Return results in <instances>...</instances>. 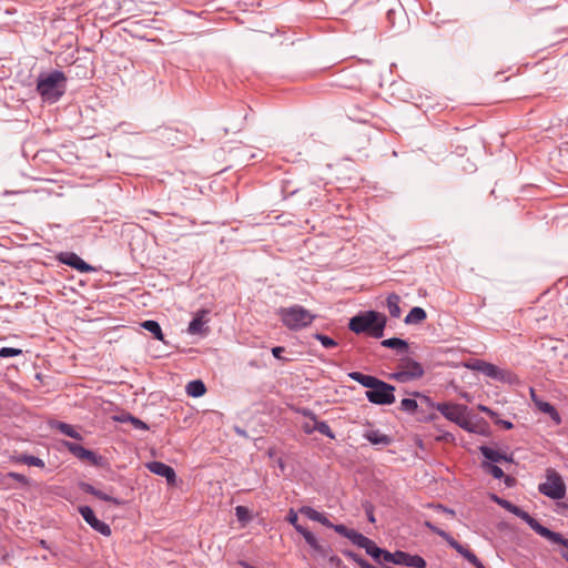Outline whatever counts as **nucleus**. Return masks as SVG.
Instances as JSON below:
<instances>
[{
    "instance_id": "obj_1",
    "label": "nucleus",
    "mask_w": 568,
    "mask_h": 568,
    "mask_svg": "<svg viewBox=\"0 0 568 568\" xmlns=\"http://www.w3.org/2000/svg\"><path fill=\"white\" fill-rule=\"evenodd\" d=\"M387 324L385 314L377 311L359 312L349 320L348 328L355 334H366L374 338H382Z\"/></svg>"
},
{
    "instance_id": "obj_2",
    "label": "nucleus",
    "mask_w": 568,
    "mask_h": 568,
    "mask_svg": "<svg viewBox=\"0 0 568 568\" xmlns=\"http://www.w3.org/2000/svg\"><path fill=\"white\" fill-rule=\"evenodd\" d=\"M67 90V77L60 70L40 73L37 81V91L41 99L48 103L58 102Z\"/></svg>"
},
{
    "instance_id": "obj_3",
    "label": "nucleus",
    "mask_w": 568,
    "mask_h": 568,
    "mask_svg": "<svg viewBox=\"0 0 568 568\" xmlns=\"http://www.w3.org/2000/svg\"><path fill=\"white\" fill-rule=\"evenodd\" d=\"M278 316L285 327L290 331H301L310 326L316 318L308 310L302 305L295 304L288 307H281Z\"/></svg>"
},
{
    "instance_id": "obj_4",
    "label": "nucleus",
    "mask_w": 568,
    "mask_h": 568,
    "mask_svg": "<svg viewBox=\"0 0 568 568\" xmlns=\"http://www.w3.org/2000/svg\"><path fill=\"white\" fill-rule=\"evenodd\" d=\"M425 369L420 363L412 357L404 356L399 359L395 372L388 375L389 379L398 383H408L424 376Z\"/></svg>"
},
{
    "instance_id": "obj_5",
    "label": "nucleus",
    "mask_w": 568,
    "mask_h": 568,
    "mask_svg": "<svg viewBox=\"0 0 568 568\" xmlns=\"http://www.w3.org/2000/svg\"><path fill=\"white\" fill-rule=\"evenodd\" d=\"M540 494L551 499H562L566 495V485L562 477L555 469H547L546 481L539 484Z\"/></svg>"
},
{
    "instance_id": "obj_6",
    "label": "nucleus",
    "mask_w": 568,
    "mask_h": 568,
    "mask_svg": "<svg viewBox=\"0 0 568 568\" xmlns=\"http://www.w3.org/2000/svg\"><path fill=\"white\" fill-rule=\"evenodd\" d=\"M395 386L379 379L377 385L365 395L369 403L375 405H392L395 402Z\"/></svg>"
},
{
    "instance_id": "obj_7",
    "label": "nucleus",
    "mask_w": 568,
    "mask_h": 568,
    "mask_svg": "<svg viewBox=\"0 0 568 568\" xmlns=\"http://www.w3.org/2000/svg\"><path fill=\"white\" fill-rule=\"evenodd\" d=\"M436 409L448 420L458 424L468 432H474L470 424L465 420L466 406L452 403H438Z\"/></svg>"
},
{
    "instance_id": "obj_8",
    "label": "nucleus",
    "mask_w": 568,
    "mask_h": 568,
    "mask_svg": "<svg viewBox=\"0 0 568 568\" xmlns=\"http://www.w3.org/2000/svg\"><path fill=\"white\" fill-rule=\"evenodd\" d=\"M471 369L480 372L485 376L498 382H511L513 374L496 366L495 364L476 359L470 366Z\"/></svg>"
},
{
    "instance_id": "obj_9",
    "label": "nucleus",
    "mask_w": 568,
    "mask_h": 568,
    "mask_svg": "<svg viewBox=\"0 0 568 568\" xmlns=\"http://www.w3.org/2000/svg\"><path fill=\"white\" fill-rule=\"evenodd\" d=\"M79 513L92 529H94L95 531L100 532L105 537H109L111 535L112 531L110 526L104 521L98 519L95 517L93 509L90 506H80Z\"/></svg>"
},
{
    "instance_id": "obj_10",
    "label": "nucleus",
    "mask_w": 568,
    "mask_h": 568,
    "mask_svg": "<svg viewBox=\"0 0 568 568\" xmlns=\"http://www.w3.org/2000/svg\"><path fill=\"white\" fill-rule=\"evenodd\" d=\"M57 260L60 263L65 264V265L72 267V268H74V270H77L78 272H81V273H90V272L95 271V268L93 266H91L85 261H83L74 252H61L57 256Z\"/></svg>"
},
{
    "instance_id": "obj_11",
    "label": "nucleus",
    "mask_w": 568,
    "mask_h": 568,
    "mask_svg": "<svg viewBox=\"0 0 568 568\" xmlns=\"http://www.w3.org/2000/svg\"><path fill=\"white\" fill-rule=\"evenodd\" d=\"M64 447L77 458L89 460L92 465L100 466L102 457L98 456L93 450L87 449L80 444L72 442H64Z\"/></svg>"
},
{
    "instance_id": "obj_12",
    "label": "nucleus",
    "mask_w": 568,
    "mask_h": 568,
    "mask_svg": "<svg viewBox=\"0 0 568 568\" xmlns=\"http://www.w3.org/2000/svg\"><path fill=\"white\" fill-rule=\"evenodd\" d=\"M517 517L524 520L536 534L548 539L549 541L556 538V531H552L549 528L542 526L537 519H535L524 509H520V511L517 514Z\"/></svg>"
},
{
    "instance_id": "obj_13",
    "label": "nucleus",
    "mask_w": 568,
    "mask_h": 568,
    "mask_svg": "<svg viewBox=\"0 0 568 568\" xmlns=\"http://www.w3.org/2000/svg\"><path fill=\"white\" fill-rule=\"evenodd\" d=\"M146 468L151 473H153L158 476L164 477L166 479L168 484L175 483L176 474H175V470L171 466H169L162 462L154 460V462L148 463Z\"/></svg>"
},
{
    "instance_id": "obj_14",
    "label": "nucleus",
    "mask_w": 568,
    "mask_h": 568,
    "mask_svg": "<svg viewBox=\"0 0 568 568\" xmlns=\"http://www.w3.org/2000/svg\"><path fill=\"white\" fill-rule=\"evenodd\" d=\"M396 565H403L413 568H426V560L419 555H410L403 550H397Z\"/></svg>"
},
{
    "instance_id": "obj_15",
    "label": "nucleus",
    "mask_w": 568,
    "mask_h": 568,
    "mask_svg": "<svg viewBox=\"0 0 568 568\" xmlns=\"http://www.w3.org/2000/svg\"><path fill=\"white\" fill-rule=\"evenodd\" d=\"M304 416L310 417L315 423L312 428H310L308 426H305V429H304L305 433L311 434L312 432L316 430L320 434H322L331 439L335 438V434L332 432L329 425L324 420H317L316 415L313 412L306 410L304 413Z\"/></svg>"
},
{
    "instance_id": "obj_16",
    "label": "nucleus",
    "mask_w": 568,
    "mask_h": 568,
    "mask_svg": "<svg viewBox=\"0 0 568 568\" xmlns=\"http://www.w3.org/2000/svg\"><path fill=\"white\" fill-rule=\"evenodd\" d=\"M79 488L83 491V493H87V494H90V495H93L94 497L101 499V500H104V501H109V503H112L116 506H120L122 505V500L119 499V498H115V497H112L110 496L109 494L100 490V489H97L93 485L89 484V483H84V481H81L79 484Z\"/></svg>"
},
{
    "instance_id": "obj_17",
    "label": "nucleus",
    "mask_w": 568,
    "mask_h": 568,
    "mask_svg": "<svg viewBox=\"0 0 568 568\" xmlns=\"http://www.w3.org/2000/svg\"><path fill=\"white\" fill-rule=\"evenodd\" d=\"M531 398H532L536 407L540 412L547 414L551 418L552 422H555L557 425H559L561 423V417H560L559 413L557 412V409L555 408V406L548 402L539 399L535 395L534 389H531Z\"/></svg>"
},
{
    "instance_id": "obj_18",
    "label": "nucleus",
    "mask_w": 568,
    "mask_h": 568,
    "mask_svg": "<svg viewBox=\"0 0 568 568\" xmlns=\"http://www.w3.org/2000/svg\"><path fill=\"white\" fill-rule=\"evenodd\" d=\"M10 479L16 480L21 487H29L31 485L30 479L19 473L16 471H9L7 474L0 473V486L3 488H13V486L10 484Z\"/></svg>"
},
{
    "instance_id": "obj_19",
    "label": "nucleus",
    "mask_w": 568,
    "mask_h": 568,
    "mask_svg": "<svg viewBox=\"0 0 568 568\" xmlns=\"http://www.w3.org/2000/svg\"><path fill=\"white\" fill-rule=\"evenodd\" d=\"M300 513L313 521L321 523L323 526L327 528L333 526V523L323 513H320L310 506L301 507Z\"/></svg>"
},
{
    "instance_id": "obj_20",
    "label": "nucleus",
    "mask_w": 568,
    "mask_h": 568,
    "mask_svg": "<svg viewBox=\"0 0 568 568\" xmlns=\"http://www.w3.org/2000/svg\"><path fill=\"white\" fill-rule=\"evenodd\" d=\"M207 313L209 312L206 310H200L199 312H196L195 316L190 322L187 327V332L190 334L194 335L204 332V326L206 323L205 316L207 315Z\"/></svg>"
},
{
    "instance_id": "obj_21",
    "label": "nucleus",
    "mask_w": 568,
    "mask_h": 568,
    "mask_svg": "<svg viewBox=\"0 0 568 568\" xmlns=\"http://www.w3.org/2000/svg\"><path fill=\"white\" fill-rule=\"evenodd\" d=\"M363 437L373 445L388 446L392 443V438L377 429L367 430L363 434Z\"/></svg>"
},
{
    "instance_id": "obj_22",
    "label": "nucleus",
    "mask_w": 568,
    "mask_h": 568,
    "mask_svg": "<svg viewBox=\"0 0 568 568\" xmlns=\"http://www.w3.org/2000/svg\"><path fill=\"white\" fill-rule=\"evenodd\" d=\"M348 377L357 383H359L362 386L368 388L371 390L374 388L375 385H377V382L379 378L372 376V375H365L361 372H351L348 373Z\"/></svg>"
},
{
    "instance_id": "obj_23",
    "label": "nucleus",
    "mask_w": 568,
    "mask_h": 568,
    "mask_svg": "<svg viewBox=\"0 0 568 568\" xmlns=\"http://www.w3.org/2000/svg\"><path fill=\"white\" fill-rule=\"evenodd\" d=\"M427 317V313L423 307L415 306L406 315L404 323L406 325H417L423 323Z\"/></svg>"
},
{
    "instance_id": "obj_24",
    "label": "nucleus",
    "mask_w": 568,
    "mask_h": 568,
    "mask_svg": "<svg viewBox=\"0 0 568 568\" xmlns=\"http://www.w3.org/2000/svg\"><path fill=\"white\" fill-rule=\"evenodd\" d=\"M141 327L144 328L145 331L150 332L155 339L165 343L164 334L162 332V328H161L159 322H156L154 320H146L141 323Z\"/></svg>"
},
{
    "instance_id": "obj_25",
    "label": "nucleus",
    "mask_w": 568,
    "mask_h": 568,
    "mask_svg": "<svg viewBox=\"0 0 568 568\" xmlns=\"http://www.w3.org/2000/svg\"><path fill=\"white\" fill-rule=\"evenodd\" d=\"M381 345L383 347L396 349L398 352H404V353H406L409 347L408 343L405 339L399 338V337H390L387 339H383L381 342Z\"/></svg>"
},
{
    "instance_id": "obj_26",
    "label": "nucleus",
    "mask_w": 568,
    "mask_h": 568,
    "mask_svg": "<svg viewBox=\"0 0 568 568\" xmlns=\"http://www.w3.org/2000/svg\"><path fill=\"white\" fill-rule=\"evenodd\" d=\"M185 390L191 397H201L205 394L206 387L201 379H194L187 383Z\"/></svg>"
},
{
    "instance_id": "obj_27",
    "label": "nucleus",
    "mask_w": 568,
    "mask_h": 568,
    "mask_svg": "<svg viewBox=\"0 0 568 568\" xmlns=\"http://www.w3.org/2000/svg\"><path fill=\"white\" fill-rule=\"evenodd\" d=\"M400 303V296L396 293H392L387 296V308L389 312V315L394 318H398L402 315V310L399 306Z\"/></svg>"
},
{
    "instance_id": "obj_28",
    "label": "nucleus",
    "mask_w": 568,
    "mask_h": 568,
    "mask_svg": "<svg viewBox=\"0 0 568 568\" xmlns=\"http://www.w3.org/2000/svg\"><path fill=\"white\" fill-rule=\"evenodd\" d=\"M479 452L488 463L496 464L503 462L504 454L491 447L483 445L479 447Z\"/></svg>"
},
{
    "instance_id": "obj_29",
    "label": "nucleus",
    "mask_w": 568,
    "mask_h": 568,
    "mask_svg": "<svg viewBox=\"0 0 568 568\" xmlns=\"http://www.w3.org/2000/svg\"><path fill=\"white\" fill-rule=\"evenodd\" d=\"M53 427L59 430L61 434L69 436L71 438L82 440V436L79 432L74 429V427L68 423L64 422H57Z\"/></svg>"
},
{
    "instance_id": "obj_30",
    "label": "nucleus",
    "mask_w": 568,
    "mask_h": 568,
    "mask_svg": "<svg viewBox=\"0 0 568 568\" xmlns=\"http://www.w3.org/2000/svg\"><path fill=\"white\" fill-rule=\"evenodd\" d=\"M14 462L19 463V464L28 465V466L40 467V468H43L45 466L44 462L41 458L33 456V455H28V454H21L19 456H16Z\"/></svg>"
},
{
    "instance_id": "obj_31",
    "label": "nucleus",
    "mask_w": 568,
    "mask_h": 568,
    "mask_svg": "<svg viewBox=\"0 0 568 568\" xmlns=\"http://www.w3.org/2000/svg\"><path fill=\"white\" fill-rule=\"evenodd\" d=\"M342 554L355 561L361 568H374L372 564H369L367 560H365L363 557H361L358 554L354 552L353 550H342Z\"/></svg>"
},
{
    "instance_id": "obj_32",
    "label": "nucleus",
    "mask_w": 568,
    "mask_h": 568,
    "mask_svg": "<svg viewBox=\"0 0 568 568\" xmlns=\"http://www.w3.org/2000/svg\"><path fill=\"white\" fill-rule=\"evenodd\" d=\"M481 468L496 479H501L503 477H505L504 470L495 464L483 462Z\"/></svg>"
},
{
    "instance_id": "obj_33",
    "label": "nucleus",
    "mask_w": 568,
    "mask_h": 568,
    "mask_svg": "<svg viewBox=\"0 0 568 568\" xmlns=\"http://www.w3.org/2000/svg\"><path fill=\"white\" fill-rule=\"evenodd\" d=\"M366 554L371 556L375 561L381 562V554H383V549L379 548L373 540H368V545L364 547Z\"/></svg>"
},
{
    "instance_id": "obj_34",
    "label": "nucleus",
    "mask_w": 568,
    "mask_h": 568,
    "mask_svg": "<svg viewBox=\"0 0 568 568\" xmlns=\"http://www.w3.org/2000/svg\"><path fill=\"white\" fill-rule=\"evenodd\" d=\"M235 516L237 520L243 525H246L252 519L251 511L245 506H236Z\"/></svg>"
},
{
    "instance_id": "obj_35",
    "label": "nucleus",
    "mask_w": 568,
    "mask_h": 568,
    "mask_svg": "<svg viewBox=\"0 0 568 568\" xmlns=\"http://www.w3.org/2000/svg\"><path fill=\"white\" fill-rule=\"evenodd\" d=\"M298 534H301L304 537L306 544L312 548L313 551H315V549L318 548L321 542L317 540L315 535L311 532L308 529L305 528L303 531L302 529H298Z\"/></svg>"
},
{
    "instance_id": "obj_36",
    "label": "nucleus",
    "mask_w": 568,
    "mask_h": 568,
    "mask_svg": "<svg viewBox=\"0 0 568 568\" xmlns=\"http://www.w3.org/2000/svg\"><path fill=\"white\" fill-rule=\"evenodd\" d=\"M298 534H301L304 537L306 544L312 548L313 551H315V549L318 548L321 542L317 540L315 535L311 532L308 529L305 528L303 531L302 529H298Z\"/></svg>"
},
{
    "instance_id": "obj_37",
    "label": "nucleus",
    "mask_w": 568,
    "mask_h": 568,
    "mask_svg": "<svg viewBox=\"0 0 568 568\" xmlns=\"http://www.w3.org/2000/svg\"><path fill=\"white\" fill-rule=\"evenodd\" d=\"M313 337L315 339H317L322 344V346L324 348H327V349L334 348V347H336L338 345L337 342L334 338H332V337H329L327 335L321 334V333H315L313 335Z\"/></svg>"
},
{
    "instance_id": "obj_38",
    "label": "nucleus",
    "mask_w": 568,
    "mask_h": 568,
    "mask_svg": "<svg viewBox=\"0 0 568 568\" xmlns=\"http://www.w3.org/2000/svg\"><path fill=\"white\" fill-rule=\"evenodd\" d=\"M417 408H418V404H417V402H416L415 399H413V398H404V399H402V402H400V409H402L403 412H406V413H408V414H412V415H413V414H415V413H416Z\"/></svg>"
},
{
    "instance_id": "obj_39",
    "label": "nucleus",
    "mask_w": 568,
    "mask_h": 568,
    "mask_svg": "<svg viewBox=\"0 0 568 568\" xmlns=\"http://www.w3.org/2000/svg\"><path fill=\"white\" fill-rule=\"evenodd\" d=\"M348 539L354 545H356L357 547H361V548L366 547V545H368V540H369V538L365 537L364 535H362L361 532H358L356 530H353V532H351V536Z\"/></svg>"
},
{
    "instance_id": "obj_40",
    "label": "nucleus",
    "mask_w": 568,
    "mask_h": 568,
    "mask_svg": "<svg viewBox=\"0 0 568 568\" xmlns=\"http://www.w3.org/2000/svg\"><path fill=\"white\" fill-rule=\"evenodd\" d=\"M446 542L453 548L455 549L459 555H462L464 557V554H466V551H469V549L467 547H465L464 545H462L460 542H458L454 537L449 536L446 540Z\"/></svg>"
},
{
    "instance_id": "obj_41",
    "label": "nucleus",
    "mask_w": 568,
    "mask_h": 568,
    "mask_svg": "<svg viewBox=\"0 0 568 568\" xmlns=\"http://www.w3.org/2000/svg\"><path fill=\"white\" fill-rule=\"evenodd\" d=\"M287 521L294 527V529L298 532V529H302V531L305 529L302 525L298 524V516L297 513L291 508L287 514Z\"/></svg>"
},
{
    "instance_id": "obj_42",
    "label": "nucleus",
    "mask_w": 568,
    "mask_h": 568,
    "mask_svg": "<svg viewBox=\"0 0 568 568\" xmlns=\"http://www.w3.org/2000/svg\"><path fill=\"white\" fill-rule=\"evenodd\" d=\"M22 354V349L14 348V347H2L0 348V357L1 358H8V357H14Z\"/></svg>"
},
{
    "instance_id": "obj_43",
    "label": "nucleus",
    "mask_w": 568,
    "mask_h": 568,
    "mask_svg": "<svg viewBox=\"0 0 568 568\" xmlns=\"http://www.w3.org/2000/svg\"><path fill=\"white\" fill-rule=\"evenodd\" d=\"M329 528L334 529L337 534H339L341 536H344L347 539L349 538L351 532H353V530H354V529L346 527L343 524H336V525L333 524V526H331Z\"/></svg>"
},
{
    "instance_id": "obj_44",
    "label": "nucleus",
    "mask_w": 568,
    "mask_h": 568,
    "mask_svg": "<svg viewBox=\"0 0 568 568\" xmlns=\"http://www.w3.org/2000/svg\"><path fill=\"white\" fill-rule=\"evenodd\" d=\"M425 527H427L430 531H433L434 534L438 535L439 537H442L445 541L447 540V538L450 536L448 532H446L445 530L438 528L437 526H435L434 524H432L430 521H425Z\"/></svg>"
},
{
    "instance_id": "obj_45",
    "label": "nucleus",
    "mask_w": 568,
    "mask_h": 568,
    "mask_svg": "<svg viewBox=\"0 0 568 568\" xmlns=\"http://www.w3.org/2000/svg\"><path fill=\"white\" fill-rule=\"evenodd\" d=\"M464 558L470 562L471 565H474L476 568H480V566H484L483 562L478 559V557L473 552V551H466V554H464Z\"/></svg>"
},
{
    "instance_id": "obj_46",
    "label": "nucleus",
    "mask_w": 568,
    "mask_h": 568,
    "mask_svg": "<svg viewBox=\"0 0 568 568\" xmlns=\"http://www.w3.org/2000/svg\"><path fill=\"white\" fill-rule=\"evenodd\" d=\"M363 507H364V510H365V514H366V517H367V520L372 524H374L376 521L375 519V515H374V506L368 503V501H365L363 504Z\"/></svg>"
},
{
    "instance_id": "obj_47",
    "label": "nucleus",
    "mask_w": 568,
    "mask_h": 568,
    "mask_svg": "<svg viewBox=\"0 0 568 568\" xmlns=\"http://www.w3.org/2000/svg\"><path fill=\"white\" fill-rule=\"evenodd\" d=\"M314 552L321 558H327L332 552V548L329 545L320 544L318 548H316Z\"/></svg>"
},
{
    "instance_id": "obj_48",
    "label": "nucleus",
    "mask_w": 568,
    "mask_h": 568,
    "mask_svg": "<svg viewBox=\"0 0 568 568\" xmlns=\"http://www.w3.org/2000/svg\"><path fill=\"white\" fill-rule=\"evenodd\" d=\"M396 555L397 550L395 552H390L388 550L383 549V554H381V561L383 560L385 562H392L396 565Z\"/></svg>"
},
{
    "instance_id": "obj_49",
    "label": "nucleus",
    "mask_w": 568,
    "mask_h": 568,
    "mask_svg": "<svg viewBox=\"0 0 568 568\" xmlns=\"http://www.w3.org/2000/svg\"><path fill=\"white\" fill-rule=\"evenodd\" d=\"M130 424L135 429H142V430H148L149 429V426L143 420H141L140 418H138L135 416H130Z\"/></svg>"
},
{
    "instance_id": "obj_50",
    "label": "nucleus",
    "mask_w": 568,
    "mask_h": 568,
    "mask_svg": "<svg viewBox=\"0 0 568 568\" xmlns=\"http://www.w3.org/2000/svg\"><path fill=\"white\" fill-rule=\"evenodd\" d=\"M326 559L334 568H344L343 561L338 556L331 552Z\"/></svg>"
},
{
    "instance_id": "obj_51",
    "label": "nucleus",
    "mask_w": 568,
    "mask_h": 568,
    "mask_svg": "<svg viewBox=\"0 0 568 568\" xmlns=\"http://www.w3.org/2000/svg\"><path fill=\"white\" fill-rule=\"evenodd\" d=\"M493 419L496 425H499V426L504 427L505 429H511L514 427V424L511 422L500 419V418H498V415Z\"/></svg>"
},
{
    "instance_id": "obj_52",
    "label": "nucleus",
    "mask_w": 568,
    "mask_h": 568,
    "mask_svg": "<svg viewBox=\"0 0 568 568\" xmlns=\"http://www.w3.org/2000/svg\"><path fill=\"white\" fill-rule=\"evenodd\" d=\"M491 499H493L497 505H499L500 507H503V508H504V509H506V510L508 509V507H509V506H510V504H511L510 501H508V500H506V499H504V498H500V497H498V496H496V495H493V496H491Z\"/></svg>"
},
{
    "instance_id": "obj_53",
    "label": "nucleus",
    "mask_w": 568,
    "mask_h": 568,
    "mask_svg": "<svg viewBox=\"0 0 568 568\" xmlns=\"http://www.w3.org/2000/svg\"><path fill=\"white\" fill-rule=\"evenodd\" d=\"M551 542L557 544V545H561V546H564L565 548L568 549V539L564 538L562 535H560L559 532H557L556 538L552 539Z\"/></svg>"
},
{
    "instance_id": "obj_54",
    "label": "nucleus",
    "mask_w": 568,
    "mask_h": 568,
    "mask_svg": "<svg viewBox=\"0 0 568 568\" xmlns=\"http://www.w3.org/2000/svg\"><path fill=\"white\" fill-rule=\"evenodd\" d=\"M285 352V348L283 346H275L272 348V354L277 359H284L282 357V354Z\"/></svg>"
},
{
    "instance_id": "obj_55",
    "label": "nucleus",
    "mask_w": 568,
    "mask_h": 568,
    "mask_svg": "<svg viewBox=\"0 0 568 568\" xmlns=\"http://www.w3.org/2000/svg\"><path fill=\"white\" fill-rule=\"evenodd\" d=\"M478 409H479L480 412L486 413L490 418H495V417L497 416V413H496V412H494L493 409H490V408H489V407H487V406L479 405V406H478Z\"/></svg>"
},
{
    "instance_id": "obj_56",
    "label": "nucleus",
    "mask_w": 568,
    "mask_h": 568,
    "mask_svg": "<svg viewBox=\"0 0 568 568\" xmlns=\"http://www.w3.org/2000/svg\"><path fill=\"white\" fill-rule=\"evenodd\" d=\"M503 478H504V483L507 487H513L516 483V479L514 477L505 476Z\"/></svg>"
},
{
    "instance_id": "obj_57",
    "label": "nucleus",
    "mask_w": 568,
    "mask_h": 568,
    "mask_svg": "<svg viewBox=\"0 0 568 568\" xmlns=\"http://www.w3.org/2000/svg\"><path fill=\"white\" fill-rule=\"evenodd\" d=\"M436 508L443 513H446L447 515L455 516V511L453 509L446 508L443 505H437Z\"/></svg>"
},
{
    "instance_id": "obj_58",
    "label": "nucleus",
    "mask_w": 568,
    "mask_h": 568,
    "mask_svg": "<svg viewBox=\"0 0 568 568\" xmlns=\"http://www.w3.org/2000/svg\"><path fill=\"white\" fill-rule=\"evenodd\" d=\"M234 432H235L239 436H241V437H244V438H247V437H248V436H247L246 430H245V429H243V428H241L240 426H235V427H234Z\"/></svg>"
},
{
    "instance_id": "obj_59",
    "label": "nucleus",
    "mask_w": 568,
    "mask_h": 568,
    "mask_svg": "<svg viewBox=\"0 0 568 568\" xmlns=\"http://www.w3.org/2000/svg\"><path fill=\"white\" fill-rule=\"evenodd\" d=\"M520 507L514 505L513 503L508 507L507 511L511 513L513 515L517 516V514L520 511Z\"/></svg>"
},
{
    "instance_id": "obj_60",
    "label": "nucleus",
    "mask_w": 568,
    "mask_h": 568,
    "mask_svg": "<svg viewBox=\"0 0 568 568\" xmlns=\"http://www.w3.org/2000/svg\"><path fill=\"white\" fill-rule=\"evenodd\" d=\"M520 507L514 505L513 503L508 507L507 511L511 513L513 515L517 516V514L520 511Z\"/></svg>"
},
{
    "instance_id": "obj_61",
    "label": "nucleus",
    "mask_w": 568,
    "mask_h": 568,
    "mask_svg": "<svg viewBox=\"0 0 568 568\" xmlns=\"http://www.w3.org/2000/svg\"><path fill=\"white\" fill-rule=\"evenodd\" d=\"M130 416H131L130 414H126L125 416H123L119 420H121V422H129L130 423Z\"/></svg>"
},
{
    "instance_id": "obj_62",
    "label": "nucleus",
    "mask_w": 568,
    "mask_h": 568,
    "mask_svg": "<svg viewBox=\"0 0 568 568\" xmlns=\"http://www.w3.org/2000/svg\"><path fill=\"white\" fill-rule=\"evenodd\" d=\"M503 462H513V457L504 454Z\"/></svg>"
},
{
    "instance_id": "obj_63",
    "label": "nucleus",
    "mask_w": 568,
    "mask_h": 568,
    "mask_svg": "<svg viewBox=\"0 0 568 568\" xmlns=\"http://www.w3.org/2000/svg\"><path fill=\"white\" fill-rule=\"evenodd\" d=\"M40 545H41V546H42V548H44V549H48V548H49V547H48V545H47V541H45V540H41V541H40Z\"/></svg>"
},
{
    "instance_id": "obj_64",
    "label": "nucleus",
    "mask_w": 568,
    "mask_h": 568,
    "mask_svg": "<svg viewBox=\"0 0 568 568\" xmlns=\"http://www.w3.org/2000/svg\"><path fill=\"white\" fill-rule=\"evenodd\" d=\"M558 506L561 507V508L568 509V504L567 503H561Z\"/></svg>"
}]
</instances>
